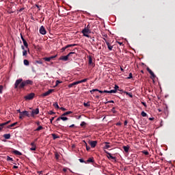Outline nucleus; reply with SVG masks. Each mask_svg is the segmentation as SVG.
<instances>
[{"mask_svg":"<svg viewBox=\"0 0 175 175\" xmlns=\"http://www.w3.org/2000/svg\"><path fill=\"white\" fill-rule=\"evenodd\" d=\"M62 81L57 80L55 82V87L58 86L59 84H61Z\"/></svg>","mask_w":175,"mask_h":175,"instance_id":"72a5a7b5","label":"nucleus"},{"mask_svg":"<svg viewBox=\"0 0 175 175\" xmlns=\"http://www.w3.org/2000/svg\"><path fill=\"white\" fill-rule=\"evenodd\" d=\"M83 106L85 107H90V103H84Z\"/></svg>","mask_w":175,"mask_h":175,"instance_id":"f704fd0d","label":"nucleus"},{"mask_svg":"<svg viewBox=\"0 0 175 175\" xmlns=\"http://www.w3.org/2000/svg\"><path fill=\"white\" fill-rule=\"evenodd\" d=\"M114 90H116V91H117V90H118L120 88V87H118V85H116L114 87Z\"/></svg>","mask_w":175,"mask_h":175,"instance_id":"052dcab7","label":"nucleus"},{"mask_svg":"<svg viewBox=\"0 0 175 175\" xmlns=\"http://www.w3.org/2000/svg\"><path fill=\"white\" fill-rule=\"evenodd\" d=\"M92 91H95V92H99V90H98V89H93Z\"/></svg>","mask_w":175,"mask_h":175,"instance_id":"0e129e2a","label":"nucleus"},{"mask_svg":"<svg viewBox=\"0 0 175 175\" xmlns=\"http://www.w3.org/2000/svg\"><path fill=\"white\" fill-rule=\"evenodd\" d=\"M17 125V122H14L9 126V128H13V126H16Z\"/></svg>","mask_w":175,"mask_h":175,"instance_id":"4c0bfd02","label":"nucleus"},{"mask_svg":"<svg viewBox=\"0 0 175 175\" xmlns=\"http://www.w3.org/2000/svg\"><path fill=\"white\" fill-rule=\"evenodd\" d=\"M89 144L92 148H95V147H96V144H98V141H89Z\"/></svg>","mask_w":175,"mask_h":175,"instance_id":"6e6552de","label":"nucleus"},{"mask_svg":"<svg viewBox=\"0 0 175 175\" xmlns=\"http://www.w3.org/2000/svg\"><path fill=\"white\" fill-rule=\"evenodd\" d=\"M88 64H89V65H90V66H92V68H94V66H95V64H94V62H92V57L91 56L89 57Z\"/></svg>","mask_w":175,"mask_h":175,"instance_id":"ddd939ff","label":"nucleus"},{"mask_svg":"<svg viewBox=\"0 0 175 175\" xmlns=\"http://www.w3.org/2000/svg\"><path fill=\"white\" fill-rule=\"evenodd\" d=\"M103 92L104 94H110V91L109 90H104Z\"/></svg>","mask_w":175,"mask_h":175,"instance_id":"bf43d9fd","label":"nucleus"},{"mask_svg":"<svg viewBox=\"0 0 175 175\" xmlns=\"http://www.w3.org/2000/svg\"><path fill=\"white\" fill-rule=\"evenodd\" d=\"M103 92L104 94H110V91L109 90H104Z\"/></svg>","mask_w":175,"mask_h":175,"instance_id":"13d9d810","label":"nucleus"},{"mask_svg":"<svg viewBox=\"0 0 175 175\" xmlns=\"http://www.w3.org/2000/svg\"><path fill=\"white\" fill-rule=\"evenodd\" d=\"M105 146H104V148H105L106 150L111 148V146H110L109 144H110V143L109 142H105Z\"/></svg>","mask_w":175,"mask_h":175,"instance_id":"a211bd4d","label":"nucleus"},{"mask_svg":"<svg viewBox=\"0 0 175 175\" xmlns=\"http://www.w3.org/2000/svg\"><path fill=\"white\" fill-rule=\"evenodd\" d=\"M7 161H12V162H13V158H11L10 157H9V156H8L7 157Z\"/></svg>","mask_w":175,"mask_h":175,"instance_id":"58836bf2","label":"nucleus"},{"mask_svg":"<svg viewBox=\"0 0 175 175\" xmlns=\"http://www.w3.org/2000/svg\"><path fill=\"white\" fill-rule=\"evenodd\" d=\"M60 118H61V120H62V121H68V118L62 116V115Z\"/></svg>","mask_w":175,"mask_h":175,"instance_id":"7c9ffc66","label":"nucleus"},{"mask_svg":"<svg viewBox=\"0 0 175 175\" xmlns=\"http://www.w3.org/2000/svg\"><path fill=\"white\" fill-rule=\"evenodd\" d=\"M87 80H88V79H84L81 81H78V83H79V84H81V83H85V81H87Z\"/></svg>","mask_w":175,"mask_h":175,"instance_id":"393cba45","label":"nucleus"},{"mask_svg":"<svg viewBox=\"0 0 175 175\" xmlns=\"http://www.w3.org/2000/svg\"><path fill=\"white\" fill-rule=\"evenodd\" d=\"M59 109H60V110H62V111H66V109H65L64 107H60V108H59Z\"/></svg>","mask_w":175,"mask_h":175,"instance_id":"4d7b16f0","label":"nucleus"},{"mask_svg":"<svg viewBox=\"0 0 175 175\" xmlns=\"http://www.w3.org/2000/svg\"><path fill=\"white\" fill-rule=\"evenodd\" d=\"M67 171L68 168H63V172H64V173H66Z\"/></svg>","mask_w":175,"mask_h":175,"instance_id":"680f3d73","label":"nucleus"},{"mask_svg":"<svg viewBox=\"0 0 175 175\" xmlns=\"http://www.w3.org/2000/svg\"><path fill=\"white\" fill-rule=\"evenodd\" d=\"M36 62V64H39L40 65H42V64H43V62H42V61H38V60H37Z\"/></svg>","mask_w":175,"mask_h":175,"instance_id":"8fccbe9b","label":"nucleus"},{"mask_svg":"<svg viewBox=\"0 0 175 175\" xmlns=\"http://www.w3.org/2000/svg\"><path fill=\"white\" fill-rule=\"evenodd\" d=\"M132 72H130L129 75V77H127L128 79H132Z\"/></svg>","mask_w":175,"mask_h":175,"instance_id":"de8ad7c7","label":"nucleus"},{"mask_svg":"<svg viewBox=\"0 0 175 175\" xmlns=\"http://www.w3.org/2000/svg\"><path fill=\"white\" fill-rule=\"evenodd\" d=\"M79 162H81V163H85V162H86L83 159H79Z\"/></svg>","mask_w":175,"mask_h":175,"instance_id":"a18cd8bd","label":"nucleus"},{"mask_svg":"<svg viewBox=\"0 0 175 175\" xmlns=\"http://www.w3.org/2000/svg\"><path fill=\"white\" fill-rule=\"evenodd\" d=\"M116 92L117 91L115 89L109 91V94H116Z\"/></svg>","mask_w":175,"mask_h":175,"instance_id":"ea45409f","label":"nucleus"},{"mask_svg":"<svg viewBox=\"0 0 175 175\" xmlns=\"http://www.w3.org/2000/svg\"><path fill=\"white\" fill-rule=\"evenodd\" d=\"M141 116L142 117H147V113L146 112H144V111H142L141 113Z\"/></svg>","mask_w":175,"mask_h":175,"instance_id":"2f4dec72","label":"nucleus"},{"mask_svg":"<svg viewBox=\"0 0 175 175\" xmlns=\"http://www.w3.org/2000/svg\"><path fill=\"white\" fill-rule=\"evenodd\" d=\"M30 117L34 118L35 116H38L39 114V108H36V109H33L31 112Z\"/></svg>","mask_w":175,"mask_h":175,"instance_id":"423d86ee","label":"nucleus"},{"mask_svg":"<svg viewBox=\"0 0 175 175\" xmlns=\"http://www.w3.org/2000/svg\"><path fill=\"white\" fill-rule=\"evenodd\" d=\"M55 159H59V154L57 152L55 153Z\"/></svg>","mask_w":175,"mask_h":175,"instance_id":"c9c22d12","label":"nucleus"},{"mask_svg":"<svg viewBox=\"0 0 175 175\" xmlns=\"http://www.w3.org/2000/svg\"><path fill=\"white\" fill-rule=\"evenodd\" d=\"M51 58V59H54V58H57V55H54V56H51L49 57Z\"/></svg>","mask_w":175,"mask_h":175,"instance_id":"6e6d98bb","label":"nucleus"},{"mask_svg":"<svg viewBox=\"0 0 175 175\" xmlns=\"http://www.w3.org/2000/svg\"><path fill=\"white\" fill-rule=\"evenodd\" d=\"M54 107H55V109H59V106L58 105V103H55L53 104Z\"/></svg>","mask_w":175,"mask_h":175,"instance_id":"473e14b6","label":"nucleus"},{"mask_svg":"<svg viewBox=\"0 0 175 175\" xmlns=\"http://www.w3.org/2000/svg\"><path fill=\"white\" fill-rule=\"evenodd\" d=\"M56 121H61V117H59V118L56 120Z\"/></svg>","mask_w":175,"mask_h":175,"instance_id":"774afa93","label":"nucleus"},{"mask_svg":"<svg viewBox=\"0 0 175 175\" xmlns=\"http://www.w3.org/2000/svg\"><path fill=\"white\" fill-rule=\"evenodd\" d=\"M43 129V126H39L35 131L39 132V131H42Z\"/></svg>","mask_w":175,"mask_h":175,"instance_id":"a878e982","label":"nucleus"},{"mask_svg":"<svg viewBox=\"0 0 175 175\" xmlns=\"http://www.w3.org/2000/svg\"><path fill=\"white\" fill-rule=\"evenodd\" d=\"M48 114H50V116H53V114H55V112H54L53 111H48Z\"/></svg>","mask_w":175,"mask_h":175,"instance_id":"79ce46f5","label":"nucleus"},{"mask_svg":"<svg viewBox=\"0 0 175 175\" xmlns=\"http://www.w3.org/2000/svg\"><path fill=\"white\" fill-rule=\"evenodd\" d=\"M30 146H31V147H35V146H36V145H35V142H31V143L30 144Z\"/></svg>","mask_w":175,"mask_h":175,"instance_id":"603ef678","label":"nucleus"},{"mask_svg":"<svg viewBox=\"0 0 175 175\" xmlns=\"http://www.w3.org/2000/svg\"><path fill=\"white\" fill-rule=\"evenodd\" d=\"M85 125H87V123H85V122H82L81 123V126H85Z\"/></svg>","mask_w":175,"mask_h":175,"instance_id":"49530a36","label":"nucleus"},{"mask_svg":"<svg viewBox=\"0 0 175 175\" xmlns=\"http://www.w3.org/2000/svg\"><path fill=\"white\" fill-rule=\"evenodd\" d=\"M77 84H79V81L70 83L68 85V88H72V87H75V85H77Z\"/></svg>","mask_w":175,"mask_h":175,"instance_id":"2eb2a0df","label":"nucleus"},{"mask_svg":"<svg viewBox=\"0 0 175 175\" xmlns=\"http://www.w3.org/2000/svg\"><path fill=\"white\" fill-rule=\"evenodd\" d=\"M72 111H67V112H65L62 114V116H69V114H72Z\"/></svg>","mask_w":175,"mask_h":175,"instance_id":"aec40b11","label":"nucleus"},{"mask_svg":"<svg viewBox=\"0 0 175 175\" xmlns=\"http://www.w3.org/2000/svg\"><path fill=\"white\" fill-rule=\"evenodd\" d=\"M107 103H114V100H109L105 103V105H107Z\"/></svg>","mask_w":175,"mask_h":175,"instance_id":"09e8293b","label":"nucleus"},{"mask_svg":"<svg viewBox=\"0 0 175 175\" xmlns=\"http://www.w3.org/2000/svg\"><path fill=\"white\" fill-rule=\"evenodd\" d=\"M3 137L5 138L6 139H10V134H4Z\"/></svg>","mask_w":175,"mask_h":175,"instance_id":"412c9836","label":"nucleus"},{"mask_svg":"<svg viewBox=\"0 0 175 175\" xmlns=\"http://www.w3.org/2000/svg\"><path fill=\"white\" fill-rule=\"evenodd\" d=\"M24 117H31V115L29 114V111H23L21 114L19 115V120H23Z\"/></svg>","mask_w":175,"mask_h":175,"instance_id":"f03ea898","label":"nucleus"},{"mask_svg":"<svg viewBox=\"0 0 175 175\" xmlns=\"http://www.w3.org/2000/svg\"><path fill=\"white\" fill-rule=\"evenodd\" d=\"M13 169H18V167L16 166V165H14V166H13Z\"/></svg>","mask_w":175,"mask_h":175,"instance_id":"338daca9","label":"nucleus"},{"mask_svg":"<svg viewBox=\"0 0 175 175\" xmlns=\"http://www.w3.org/2000/svg\"><path fill=\"white\" fill-rule=\"evenodd\" d=\"M107 158H110L111 159H116V157H113L111 153H108Z\"/></svg>","mask_w":175,"mask_h":175,"instance_id":"bb28decb","label":"nucleus"},{"mask_svg":"<svg viewBox=\"0 0 175 175\" xmlns=\"http://www.w3.org/2000/svg\"><path fill=\"white\" fill-rule=\"evenodd\" d=\"M90 42L92 44H94L95 43V37H90Z\"/></svg>","mask_w":175,"mask_h":175,"instance_id":"b1692460","label":"nucleus"},{"mask_svg":"<svg viewBox=\"0 0 175 175\" xmlns=\"http://www.w3.org/2000/svg\"><path fill=\"white\" fill-rule=\"evenodd\" d=\"M94 162H95L94 157H90L85 162V163H94Z\"/></svg>","mask_w":175,"mask_h":175,"instance_id":"4468645a","label":"nucleus"},{"mask_svg":"<svg viewBox=\"0 0 175 175\" xmlns=\"http://www.w3.org/2000/svg\"><path fill=\"white\" fill-rule=\"evenodd\" d=\"M12 153L14 154L15 155H19V156L23 155V153H21V152L16 150H14L12 151Z\"/></svg>","mask_w":175,"mask_h":175,"instance_id":"dca6fc26","label":"nucleus"},{"mask_svg":"<svg viewBox=\"0 0 175 175\" xmlns=\"http://www.w3.org/2000/svg\"><path fill=\"white\" fill-rule=\"evenodd\" d=\"M53 92L54 90L53 89L49 90L46 92L42 94V96H49V95H50V94H51Z\"/></svg>","mask_w":175,"mask_h":175,"instance_id":"9b49d317","label":"nucleus"},{"mask_svg":"<svg viewBox=\"0 0 175 175\" xmlns=\"http://www.w3.org/2000/svg\"><path fill=\"white\" fill-rule=\"evenodd\" d=\"M40 33H41V35H46V33H47V31H46V29L44 28V26L40 27Z\"/></svg>","mask_w":175,"mask_h":175,"instance_id":"1a4fd4ad","label":"nucleus"},{"mask_svg":"<svg viewBox=\"0 0 175 175\" xmlns=\"http://www.w3.org/2000/svg\"><path fill=\"white\" fill-rule=\"evenodd\" d=\"M146 69L148 73H150V76H152V79H155L156 76L155 74H154V72H152V70H151V69H150L148 67Z\"/></svg>","mask_w":175,"mask_h":175,"instance_id":"f8f14e48","label":"nucleus"},{"mask_svg":"<svg viewBox=\"0 0 175 175\" xmlns=\"http://www.w3.org/2000/svg\"><path fill=\"white\" fill-rule=\"evenodd\" d=\"M28 54V52L27 51V50H24L23 51V55L24 56V57H26V55Z\"/></svg>","mask_w":175,"mask_h":175,"instance_id":"e433bc0d","label":"nucleus"},{"mask_svg":"<svg viewBox=\"0 0 175 175\" xmlns=\"http://www.w3.org/2000/svg\"><path fill=\"white\" fill-rule=\"evenodd\" d=\"M2 91H3V85H0V94H2Z\"/></svg>","mask_w":175,"mask_h":175,"instance_id":"c03bdc74","label":"nucleus"},{"mask_svg":"<svg viewBox=\"0 0 175 175\" xmlns=\"http://www.w3.org/2000/svg\"><path fill=\"white\" fill-rule=\"evenodd\" d=\"M129 96H130V98H133V95L132 94V93L129 94Z\"/></svg>","mask_w":175,"mask_h":175,"instance_id":"e2e57ef3","label":"nucleus"},{"mask_svg":"<svg viewBox=\"0 0 175 175\" xmlns=\"http://www.w3.org/2000/svg\"><path fill=\"white\" fill-rule=\"evenodd\" d=\"M52 137H53V140H55V139H58L59 137L54 133L52 134Z\"/></svg>","mask_w":175,"mask_h":175,"instance_id":"cd10ccee","label":"nucleus"},{"mask_svg":"<svg viewBox=\"0 0 175 175\" xmlns=\"http://www.w3.org/2000/svg\"><path fill=\"white\" fill-rule=\"evenodd\" d=\"M17 112L19 113L20 114H21V113H23V111H21V109H18V110H17Z\"/></svg>","mask_w":175,"mask_h":175,"instance_id":"69168bd1","label":"nucleus"},{"mask_svg":"<svg viewBox=\"0 0 175 175\" xmlns=\"http://www.w3.org/2000/svg\"><path fill=\"white\" fill-rule=\"evenodd\" d=\"M30 151H36V146H32L30 148Z\"/></svg>","mask_w":175,"mask_h":175,"instance_id":"a19ab883","label":"nucleus"},{"mask_svg":"<svg viewBox=\"0 0 175 175\" xmlns=\"http://www.w3.org/2000/svg\"><path fill=\"white\" fill-rule=\"evenodd\" d=\"M35 98V93H30L25 96L26 100H32Z\"/></svg>","mask_w":175,"mask_h":175,"instance_id":"39448f33","label":"nucleus"},{"mask_svg":"<svg viewBox=\"0 0 175 175\" xmlns=\"http://www.w3.org/2000/svg\"><path fill=\"white\" fill-rule=\"evenodd\" d=\"M54 118H55V117H53L52 118L50 119L51 124H53V121H54Z\"/></svg>","mask_w":175,"mask_h":175,"instance_id":"3c124183","label":"nucleus"},{"mask_svg":"<svg viewBox=\"0 0 175 175\" xmlns=\"http://www.w3.org/2000/svg\"><path fill=\"white\" fill-rule=\"evenodd\" d=\"M77 44H68L66 46H64L62 48V51L64 52L66 50V49H69V47H76V46H77Z\"/></svg>","mask_w":175,"mask_h":175,"instance_id":"0eeeda50","label":"nucleus"},{"mask_svg":"<svg viewBox=\"0 0 175 175\" xmlns=\"http://www.w3.org/2000/svg\"><path fill=\"white\" fill-rule=\"evenodd\" d=\"M85 146L86 147V150L87 151H90V150H91V148L90 146H88V145L87 144V142H85V141H83Z\"/></svg>","mask_w":175,"mask_h":175,"instance_id":"6ab92c4d","label":"nucleus"},{"mask_svg":"<svg viewBox=\"0 0 175 175\" xmlns=\"http://www.w3.org/2000/svg\"><path fill=\"white\" fill-rule=\"evenodd\" d=\"M106 44H107L109 51H111V50H113V46H111L108 41H106Z\"/></svg>","mask_w":175,"mask_h":175,"instance_id":"f3484780","label":"nucleus"},{"mask_svg":"<svg viewBox=\"0 0 175 175\" xmlns=\"http://www.w3.org/2000/svg\"><path fill=\"white\" fill-rule=\"evenodd\" d=\"M21 39H22V41H23V43L25 46V47H26L28 50V51H29V49L28 48V42H27V40H25L24 39V37H23V36H21Z\"/></svg>","mask_w":175,"mask_h":175,"instance_id":"9d476101","label":"nucleus"},{"mask_svg":"<svg viewBox=\"0 0 175 175\" xmlns=\"http://www.w3.org/2000/svg\"><path fill=\"white\" fill-rule=\"evenodd\" d=\"M5 125H6L5 122L0 124V126H1L2 128H3V126H5Z\"/></svg>","mask_w":175,"mask_h":175,"instance_id":"5fc2aeb1","label":"nucleus"},{"mask_svg":"<svg viewBox=\"0 0 175 175\" xmlns=\"http://www.w3.org/2000/svg\"><path fill=\"white\" fill-rule=\"evenodd\" d=\"M23 64L24 65H25L26 66H28V65H29V62L27 59H25L23 61Z\"/></svg>","mask_w":175,"mask_h":175,"instance_id":"5701e85b","label":"nucleus"},{"mask_svg":"<svg viewBox=\"0 0 175 175\" xmlns=\"http://www.w3.org/2000/svg\"><path fill=\"white\" fill-rule=\"evenodd\" d=\"M123 150L125 152H128L129 151V146H123Z\"/></svg>","mask_w":175,"mask_h":175,"instance_id":"4be33fe9","label":"nucleus"},{"mask_svg":"<svg viewBox=\"0 0 175 175\" xmlns=\"http://www.w3.org/2000/svg\"><path fill=\"white\" fill-rule=\"evenodd\" d=\"M72 54H75V52H70L66 56H62L59 57L61 61H68L69 59V57H71Z\"/></svg>","mask_w":175,"mask_h":175,"instance_id":"20e7f679","label":"nucleus"},{"mask_svg":"<svg viewBox=\"0 0 175 175\" xmlns=\"http://www.w3.org/2000/svg\"><path fill=\"white\" fill-rule=\"evenodd\" d=\"M142 105H143V106H144V107H147V104L144 102H142Z\"/></svg>","mask_w":175,"mask_h":175,"instance_id":"864d4df0","label":"nucleus"},{"mask_svg":"<svg viewBox=\"0 0 175 175\" xmlns=\"http://www.w3.org/2000/svg\"><path fill=\"white\" fill-rule=\"evenodd\" d=\"M142 152H143V154H144V155H148V154H150L148 152V151H147V150H144V151H142Z\"/></svg>","mask_w":175,"mask_h":175,"instance_id":"37998d69","label":"nucleus"},{"mask_svg":"<svg viewBox=\"0 0 175 175\" xmlns=\"http://www.w3.org/2000/svg\"><path fill=\"white\" fill-rule=\"evenodd\" d=\"M44 59L46 62H50L51 61V58L50 57H44Z\"/></svg>","mask_w":175,"mask_h":175,"instance_id":"c85d7f7f","label":"nucleus"},{"mask_svg":"<svg viewBox=\"0 0 175 175\" xmlns=\"http://www.w3.org/2000/svg\"><path fill=\"white\" fill-rule=\"evenodd\" d=\"M32 84H33V81L29 79L23 81V79H19L16 81L14 88L15 90H17V88H19V90H23V88L26 87V85H32Z\"/></svg>","mask_w":175,"mask_h":175,"instance_id":"f257e3e1","label":"nucleus"},{"mask_svg":"<svg viewBox=\"0 0 175 175\" xmlns=\"http://www.w3.org/2000/svg\"><path fill=\"white\" fill-rule=\"evenodd\" d=\"M82 33L83 34V36H85L86 38H90V35L88 33H91V30L90 29L85 27L82 30Z\"/></svg>","mask_w":175,"mask_h":175,"instance_id":"7ed1b4c3","label":"nucleus"},{"mask_svg":"<svg viewBox=\"0 0 175 175\" xmlns=\"http://www.w3.org/2000/svg\"><path fill=\"white\" fill-rule=\"evenodd\" d=\"M111 111H112V113L113 114H117V111L116 110V107H113L111 109Z\"/></svg>","mask_w":175,"mask_h":175,"instance_id":"c756f323","label":"nucleus"}]
</instances>
